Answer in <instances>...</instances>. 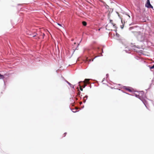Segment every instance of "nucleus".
<instances>
[{
	"instance_id": "f8f14e48",
	"label": "nucleus",
	"mask_w": 154,
	"mask_h": 154,
	"mask_svg": "<svg viewBox=\"0 0 154 154\" xmlns=\"http://www.w3.org/2000/svg\"><path fill=\"white\" fill-rule=\"evenodd\" d=\"M121 22H122V23H123V22L125 23V20H123V18H122L121 19Z\"/></svg>"
},
{
	"instance_id": "f03ea898",
	"label": "nucleus",
	"mask_w": 154,
	"mask_h": 154,
	"mask_svg": "<svg viewBox=\"0 0 154 154\" xmlns=\"http://www.w3.org/2000/svg\"><path fill=\"white\" fill-rule=\"evenodd\" d=\"M146 7H147L148 8H153V6L150 4L149 1L147 0L146 1V3L145 5Z\"/></svg>"
},
{
	"instance_id": "423d86ee",
	"label": "nucleus",
	"mask_w": 154,
	"mask_h": 154,
	"mask_svg": "<svg viewBox=\"0 0 154 154\" xmlns=\"http://www.w3.org/2000/svg\"><path fill=\"white\" fill-rule=\"evenodd\" d=\"M89 79H85L84 81V83H88L89 82Z\"/></svg>"
},
{
	"instance_id": "7ed1b4c3",
	"label": "nucleus",
	"mask_w": 154,
	"mask_h": 154,
	"mask_svg": "<svg viewBox=\"0 0 154 154\" xmlns=\"http://www.w3.org/2000/svg\"><path fill=\"white\" fill-rule=\"evenodd\" d=\"M113 26H112L111 23L108 24L106 26V29L108 30H112V27Z\"/></svg>"
},
{
	"instance_id": "f257e3e1",
	"label": "nucleus",
	"mask_w": 154,
	"mask_h": 154,
	"mask_svg": "<svg viewBox=\"0 0 154 154\" xmlns=\"http://www.w3.org/2000/svg\"><path fill=\"white\" fill-rule=\"evenodd\" d=\"M132 32L138 40L141 41L143 39V33L140 32L136 31L133 32Z\"/></svg>"
},
{
	"instance_id": "ddd939ff",
	"label": "nucleus",
	"mask_w": 154,
	"mask_h": 154,
	"mask_svg": "<svg viewBox=\"0 0 154 154\" xmlns=\"http://www.w3.org/2000/svg\"><path fill=\"white\" fill-rule=\"evenodd\" d=\"M83 88H85L86 85V84L85 83H83Z\"/></svg>"
},
{
	"instance_id": "b1692460",
	"label": "nucleus",
	"mask_w": 154,
	"mask_h": 154,
	"mask_svg": "<svg viewBox=\"0 0 154 154\" xmlns=\"http://www.w3.org/2000/svg\"><path fill=\"white\" fill-rule=\"evenodd\" d=\"M102 52H103V49H102Z\"/></svg>"
},
{
	"instance_id": "5701e85b",
	"label": "nucleus",
	"mask_w": 154,
	"mask_h": 154,
	"mask_svg": "<svg viewBox=\"0 0 154 154\" xmlns=\"http://www.w3.org/2000/svg\"><path fill=\"white\" fill-rule=\"evenodd\" d=\"M123 26L122 27H121L122 28H123Z\"/></svg>"
},
{
	"instance_id": "39448f33",
	"label": "nucleus",
	"mask_w": 154,
	"mask_h": 154,
	"mask_svg": "<svg viewBox=\"0 0 154 154\" xmlns=\"http://www.w3.org/2000/svg\"><path fill=\"white\" fill-rule=\"evenodd\" d=\"M88 97V96L87 95H86L83 98V102L84 103H85L86 101V100L87 99Z\"/></svg>"
},
{
	"instance_id": "1a4fd4ad",
	"label": "nucleus",
	"mask_w": 154,
	"mask_h": 154,
	"mask_svg": "<svg viewBox=\"0 0 154 154\" xmlns=\"http://www.w3.org/2000/svg\"><path fill=\"white\" fill-rule=\"evenodd\" d=\"M93 60H94V59H88L87 58V61H89V62H90L91 61H93Z\"/></svg>"
},
{
	"instance_id": "2eb2a0df",
	"label": "nucleus",
	"mask_w": 154,
	"mask_h": 154,
	"mask_svg": "<svg viewBox=\"0 0 154 154\" xmlns=\"http://www.w3.org/2000/svg\"><path fill=\"white\" fill-rule=\"evenodd\" d=\"M150 69H153L154 68V64L153 65V66H152L150 67Z\"/></svg>"
},
{
	"instance_id": "4468645a",
	"label": "nucleus",
	"mask_w": 154,
	"mask_h": 154,
	"mask_svg": "<svg viewBox=\"0 0 154 154\" xmlns=\"http://www.w3.org/2000/svg\"><path fill=\"white\" fill-rule=\"evenodd\" d=\"M106 88H107V89H109V88H110V87H109V86H108L107 85H106Z\"/></svg>"
},
{
	"instance_id": "20e7f679",
	"label": "nucleus",
	"mask_w": 154,
	"mask_h": 154,
	"mask_svg": "<svg viewBox=\"0 0 154 154\" xmlns=\"http://www.w3.org/2000/svg\"><path fill=\"white\" fill-rule=\"evenodd\" d=\"M111 23L112 26L114 27L115 28L116 27V24L113 23L112 20H110V23Z\"/></svg>"
},
{
	"instance_id": "412c9836",
	"label": "nucleus",
	"mask_w": 154,
	"mask_h": 154,
	"mask_svg": "<svg viewBox=\"0 0 154 154\" xmlns=\"http://www.w3.org/2000/svg\"><path fill=\"white\" fill-rule=\"evenodd\" d=\"M131 28H132V27H130V30H131Z\"/></svg>"
},
{
	"instance_id": "6e6552de",
	"label": "nucleus",
	"mask_w": 154,
	"mask_h": 154,
	"mask_svg": "<svg viewBox=\"0 0 154 154\" xmlns=\"http://www.w3.org/2000/svg\"><path fill=\"white\" fill-rule=\"evenodd\" d=\"M4 78V76L3 75H2L0 74V79H3Z\"/></svg>"
},
{
	"instance_id": "6ab92c4d",
	"label": "nucleus",
	"mask_w": 154,
	"mask_h": 154,
	"mask_svg": "<svg viewBox=\"0 0 154 154\" xmlns=\"http://www.w3.org/2000/svg\"><path fill=\"white\" fill-rule=\"evenodd\" d=\"M68 83L69 84V85H70L71 84L69 82H68Z\"/></svg>"
},
{
	"instance_id": "9d476101",
	"label": "nucleus",
	"mask_w": 154,
	"mask_h": 154,
	"mask_svg": "<svg viewBox=\"0 0 154 154\" xmlns=\"http://www.w3.org/2000/svg\"><path fill=\"white\" fill-rule=\"evenodd\" d=\"M79 86H80V90L81 91H83V88H82V86H81L80 85H79Z\"/></svg>"
},
{
	"instance_id": "f3484780",
	"label": "nucleus",
	"mask_w": 154,
	"mask_h": 154,
	"mask_svg": "<svg viewBox=\"0 0 154 154\" xmlns=\"http://www.w3.org/2000/svg\"><path fill=\"white\" fill-rule=\"evenodd\" d=\"M57 25H59V26H61V24H60V23H57Z\"/></svg>"
},
{
	"instance_id": "dca6fc26",
	"label": "nucleus",
	"mask_w": 154,
	"mask_h": 154,
	"mask_svg": "<svg viewBox=\"0 0 154 154\" xmlns=\"http://www.w3.org/2000/svg\"><path fill=\"white\" fill-rule=\"evenodd\" d=\"M80 94V91H79L78 92V93L77 94H78V95H79Z\"/></svg>"
},
{
	"instance_id": "a211bd4d",
	"label": "nucleus",
	"mask_w": 154,
	"mask_h": 154,
	"mask_svg": "<svg viewBox=\"0 0 154 154\" xmlns=\"http://www.w3.org/2000/svg\"><path fill=\"white\" fill-rule=\"evenodd\" d=\"M66 134V133H65L64 134V137H65V136Z\"/></svg>"
},
{
	"instance_id": "aec40b11",
	"label": "nucleus",
	"mask_w": 154,
	"mask_h": 154,
	"mask_svg": "<svg viewBox=\"0 0 154 154\" xmlns=\"http://www.w3.org/2000/svg\"><path fill=\"white\" fill-rule=\"evenodd\" d=\"M43 35H45V34L44 33H43Z\"/></svg>"
},
{
	"instance_id": "9b49d317",
	"label": "nucleus",
	"mask_w": 154,
	"mask_h": 154,
	"mask_svg": "<svg viewBox=\"0 0 154 154\" xmlns=\"http://www.w3.org/2000/svg\"><path fill=\"white\" fill-rule=\"evenodd\" d=\"M126 90H127L128 91L130 92L131 91V89L129 88H126Z\"/></svg>"
},
{
	"instance_id": "0eeeda50",
	"label": "nucleus",
	"mask_w": 154,
	"mask_h": 154,
	"mask_svg": "<svg viewBox=\"0 0 154 154\" xmlns=\"http://www.w3.org/2000/svg\"><path fill=\"white\" fill-rule=\"evenodd\" d=\"M82 24L85 26H86L87 25V23L85 21H83L82 22Z\"/></svg>"
},
{
	"instance_id": "4be33fe9",
	"label": "nucleus",
	"mask_w": 154,
	"mask_h": 154,
	"mask_svg": "<svg viewBox=\"0 0 154 154\" xmlns=\"http://www.w3.org/2000/svg\"><path fill=\"white\" fill-rule=\"evenodd\" d=\"M128 17H129V18H130V16H128Z\"/></svg>"
}]
</instances>
